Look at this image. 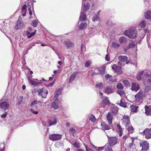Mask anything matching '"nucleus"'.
Segmentation results:
<instances>
[{
  "label": "nucleus",
  "mask_w": 151,
  "mask_h": 151,
  "mask_svg": "<svg viewBox=\"0 0 151 151\" xmlns=\"http://www.w3.org/2000/svg\"><path fill=\"white\" fill-rule=\"evenodd\" d=\"M145 96V93L142 91H140L136 95H135V102L137 104L138 103L142 102V100Z\"/></svg>",
  "instance_id": "1"
},
{
  "label": "nucleus",
  "mask_w": 151,
  "mask_h": 151,
  "mask_svg": "<svg viewBox=\"0 0 151 151\" xmlns=\"http://www.w3.org/2000/svg\"><path fill=\"white\" fill-rule=\"evenodd\" d=\"M124 34L131 39H134L136 37L137 34L135 30L133 29H129L126 30L124 32Z\"/></svg>",
  "instance_id": "2"
},
{
  "label": "nucleus",
  "mask_w": 151,
  "mask_h": 151,
  "mask_svg": "<svg viewBox=\"0 0 151 151\" xmlns=\"http://www.w3.org/2000/svg\"><path fill=\"white\" fill-rule=\"evenodd\" d=\"M39 95L41 96L42 97L45 99L47 97V95L48 93L47 89L45 88H39L37 91Z\"/></svg>",
  "instance_id": "3"
},
{
  "label": "nucleus",
  "mask_w": 151,
  "mask_h": 151,
  "mask_svg": "<svg viewBox=\"0 0 151 151\" xmlns=\"http://www.w3.org/2000/svg\"><path fill=\"white\" fill-rule=\"evenodd\" d=\"M118 63L119 65H121V63L119 62ZM112 68L115 72L118 74H121L122 72L121 66H118L114 64L112 65Z\"/></svg>",
  "instance_id": "4"
},
{
  "label": "nucleus",
  "mask_w": 151,
  "mask_h": 151,
  "mask_svg": "<svg viewBox=\"0 0 151 151\" xmlns=\"http://www.w3.org/2000/svg\"><path fill=\"white\" fill-rule=\"evenodd\" d=\"M107 136L109 138V143L110 146H113L118 143L117 139L116 137H109L107 135Z\"/></svg>",
  "instance_id": "5"
},
{
  "label": "nucleus",
  "mask_w": 151,
  "mask_h": 151,
  "mask_svg": "<svg viewBox=\"0 0 151 151\" xmlns=\"http://www.w3.org/2000/svg\"><path fill=\"white\" fill-rule=\"evenodd\" d=\"M62 135L58 134H53L50 135L49 138L51 140L55 141L61 139Z\"/></svg>",
  "instance_id": "6"
},
{
  "label": "nucleus",
  "mask_w": 151,
  "mask_h": 151,
  "mask_svg": "<svg viewBox=\"0 0 151 151\" xmlns=\"http://www.w3.org/2000/svg\"><path fill=\"white\" fill-rule=\"evenodd\" d=\"M54 101L51 104L52 107L55 109H57L58 108V104L60 101L57 99V97L55 96L53 98Z\"/></svg>",
  "instance_id": "7"
},
{
  "label": "nucleus",
  "mask_w": 151,
  "mask_h": 151,
  "mask_svg": "<svg viewBox=\"0 0 151 151\" xmlns=\"http://www.w3.org/2000/svg\"><path fill=\"white\" fill-rule=\"evenodd\" d=\"M122 124L124 125L126 127L128 125H129L130 123L129 118V116L124 115L123 118L122 119Z\"/></svg>",
  "instance_id": "8"
},
{
  "label": "nucleus",
  "mask_w": 151,
  "mask_h": 151,
  "mask_svg": "<svg viewBox=\"0 0 151 151\" xmlns=\"http://www.w3.org/2000/svg\"><path fill=\"white\" fill-rule=\"evenodd\" d=\"M142 134L145 135V138L147 139L151 138V127L150 129L146 128L144 130Z\"/></svg>",
  "instance_id": "9"
},
{
  "label": "nucleus",
  "mask_w": 151,
  "mask_h": 151,
  "mask_svg": "<svg viewBox=\"0 0 151 151\" xmlns=\"http://www.w3.org/2000/svg\"><path fill=\"white\" fill-rule=\"evenodd\" d=\"M58 121V118L56 116H54L51 119H49L47 121V123L49 126L55 125L57 124Z\"/></svg>",
  "instance_id": "10"
},
{
  "label": "nucleus",
  "mask_w": 151,
  "mask_h": 151,
  "mask_svg": "<svg viewBox=\"0 0 151 151\" xmlns=\"http://www.w3.org/2000/svg\"><path fill=\"white\" fill-rule=\"evenodd\" d=\"M140 146L142 147L141 150L142 151H146L148 149L149 144L145 141L140 143Z\"/></svg>",
  "instance_id": "11"
},
{
  "label": "nucleus",
  "mask_w": 151,
  "mask_h": 151,
  "mask_svg": "<svg viewBox=\"0 0 151 151\" xmlns=\"http://www.w3.org/2000/svg\"><path fill=\"white\" fill-rule=\"evenodd\" d=\"M24 24L21 19H19L17 22L15 26V28L16 29H18L22 28L23 27Z\"/></svg>",
  "instance_id": "12"
},
{
  "label": "nucleus",
  "mask_w": 151,
  "mask_h": 151,
  "mask_svg": "<svg viewBox=\"0 0 151 151\" xmlns=\"http://www.w3.org/2000/svg\"><path fill=\"white\" fill-rule=\"evenodd\" d=\"M90 7V5L89 3H87L86 5L85 4V2L83 1H82L81 10H82L83 12H85L88 10L89 9Z\"/></svg>",
  "instance_id": "13"
},
{
  "label": "nucleus",
  "mask_w": 151,
  "mask_h": 151,
  "mask_svg": "<svg viewBox=\"0 0 151 151\" xmlns=\"http://www.w3.org/2000/svg\"><path fill=\"white\" fill-rule=\"evenodd\" d=\"M9 104L6 102H4L0 103V108L4 111L7 109L9 107Z\"/></svg>",
  "instance_id": "14"
},
{
  "label": "nucleus",
  "mask_w": 151,
  "mask_h": 151,
  "mask_svg": "<svg viewBox=\"0 0 151 151\" xmlns=\"http://www.w3.org/2000/svg\"><path fill=\"white\" fill-rule=\"evenodd\" d=\"M140 88L139 85L134 82L132 83L131 90L132 91H137Z\"/></svg>",
  "instance_id": "15"
},
{
  "label": "nucleus",
  "mask_w": 151,
  "mask_h": 151,
  "mask_svg": "<svg viewBox=\"0 0 151 151\" xmlns=\"http://www.w3.org/2000/svg\"><path fill=\"white\" fill-rule=\"evenodd\" d=\"M28 80L29 81V83L32 85L35 86H37L38 85L40 84L42 82L41 80L39 81L38 82H35L34 80H32L30 79L29 78H28Z\"/></svg>",
  "instance_id": "16"
},
{
  "label": "nucleus",
  "mask_w": 151,
  "mask_h": 151,
  "mask_svg": "<svg viewBox=\"0 0 151 151\" xmlns=\"http://www.w3.org/2000/svg\"><path fill=\"white\" fill-rule=\"evenodd\" d=\"M116 130L118 134H119V136L121 137L122 135V128L119 124H117L116 127Z\"/></svg>",
  "instance_id": "17"
},
{
  "label": "nucleus",
  "mask_w": 151,
  "mask_h": 151,
  "mask_svg": "<svg viewBox=\"0 0 151 151\" xmlns=\"http://www.w3.org/2000/svg\"><path fill=\"white\" fill-rule=\"evenodd\" d=\"M107 120L109 124H111L112 123L113 117L111 112H109L106 115Z\"/></svg>",
  "instance_id": "18"
},
{
  "label": "nucleus",
  "mask_w": 151,
  "mask_h": 151,
  "mask_svg": "<svg viewBox=\"0 0 151 151\" xmlns=\"http://www.w3.org/2000/svg\"><path fill=\"white\" fill-rule=\"evenodd\" d=\"M101 129L103 130H108L110 128L109 126L107 124H106L103 122L101 123Z\"/></svg>",
  "instance_id": "19"
},
{
  "label": "nucleus",
  "mask_w": 151,
  "mask_h": 151,
  "mask_svg": "<svg viewBox=\"0 0 151 151\" xmlns=\"http://www.w3.org/2000/svg\"><path fill=\"white\" fill-rule=\"evenodd\" d=\"M118 59L120 61L125 62L127 61L128 58L126 56L120 55L118 56Z\"/></svg>",
  "instance_id": "20"
},
{
  "label": "nucleus",
  "mask_w": 151,
  "mask_h": 151,
  "mask_svg": "<svg viewBox=\"0 0 151 151\" xmlns=\"http://www.w3.org/2000/svg\"><path fill=\"white\" fill-rule=\"evenodd\" d=\"M113 92V89L110 86H107L105 88L104 92L106 94L111 93Z\"/></svg>",
  "instance_id": "21"
},
{
  "label": "nucleus",
  "mask_w": 151,
  "mask_h": 151,
  "mask_svg": "<svg viewBox=\"0 0 151 151\" xmlns=\"http://www.w3.org/2000/svg\"><path fill=\"white\" fill-rule=\"evenodd\" d=\"M119 41L120 44H124L127 42V40L125 37H121L119 38Z\"/></svg>",
  "instance_id": "22"
},
{
  "label": "nucleus",
  "mask_w": 151,
  "mask_h": 151,
  "mask_svg": "<svg viewBox=\"0 0 151 151\" xmlns=\"http://www.w3.org/2000/svg\"><path fill=\"white\" fill-rule=\"evenodd\" d=\"M111 45L113 48L116 50L118 49L120 46L118 43L115 41L112 42Z\"/></svg>",
  "instance_id": "23"
},
{
  "label": "nucleus",
  "mask_w": 151,
  "mask_h": 151,
  "mask_svg": "<svg viewBox=\"0 0 151 151\" xmlns=\"http://www.w3.org/2000/svg\"><path fill=\"white\" fill-rule=\"evenodd\" d=\"M110 103V102L108 98L107 97H106L104 98L102 101L101 104L105 106Z\"/></svg>",
  "instance_id": "24"
},
{
  "label": "nucleus",
  "mask_w": 151,
  "mask_h": 151,
  "mask_svg": "<svg viewBox=\"0 0 151 151\" xmlns=\"http://www.w3.org/2000/svg\"><path fill=\"white\" fill-rule=\"evenodd\" d=\"M82 10L81 11V12L80 15V17L79 19V22L80 21H84L86 19V16L83 13Z\"/></svg>",
  "instance_id": "25"
},
{
  "label": "nucleus",
  "mask_w": 151,
  "mask_h": 151,
  "mask_svg": "<svg viewBox=\"0 0 151 151\" xmlns=\"http://www.w3.org/2000/svg\"><path fill=\"white\" fill-rule=\"evenodd\" d=\"M111 111L114 115L116 114L118 111V109L116 107L112 106L111 108Z\"/></svg>",
  "instance_id": "26"
},
{
  "label": "nucleus",
  "mask_w": 151,
  "mask_h": 151,
  "mask_svg": "<svg viewBox=\"0 0 151 151\" xmlns=\"http://www.w3.org/2000/svg\"><path fill=\"white\" fill-rule=\"evenodd\" d=\"M145 113L147 115H150L151 114V109L150 106H145Z\"/></svg>",
  "instance_id": "27"
},
{
  "label": "nucleus",
  "mask_w": 151,
  "mask_h": 151,
  "mask_svg": "<svg viewBox=\"0 0 151 151\" xmlns=\"http://www.w3.org/2000/svg\"><path fill=\"white\" fill-rule=\"evenodd\" d=\"M131 111L133 112L137 113L138 106L134 105H132L130 106Z\"/></svg>",
  "instance_id": "28"
},
{
  "label": "nucleus",
  "mask_w": 151,
  "mask_h": 151,
  "mask_svg": "<svg viewBox=\"0 0 151 151\" xmlns=\"http://www.w3.org/2000/svg\"><path fill=\"white\" fill-rule=\"evenodd\" d=\"M36 30H35V32H32V33L28 31H26V34L27 35V37L28 38H30L32 36L34 35H35V34H36Z\"/></svg>",
  "instance_id": "29"
},
{
  "label": "nucleus",
  "mask_w": 151,
  "mask_h": 151,
  "mask_svg": "<svg viewBox=\"0 0 151 151\" xmlns=\"http://www.w3.org/2000/svg\"><path fill=\"white\" fill-rule=\"evenodd\" d=\"M26 5H24L22 7V14L23 17L25 16L26 15L27 10L26 9Z\"/></svg>",
  "instance_id": "30"
},
{
  "label": "nucleus",
  "mask_w": 151,
  "mask_h": 151,
  "mask_svg": "<svg viewBox=\"0 0 151 151\" xmlns=\"http://www.w3.org/2000/svg\"><path fill=\"white\" fill-rule=\"evenodd\" d=\"M87 24L86 23H81L78 26L79 28L81 29H85L87 27Z\"/></svg>",
  "instance_id": "31"
},
{
  "label": "nucleus",
  "mask_w": 151,
  "mask_h": 151,
  "mask_svg": "<svg viewBox=\"0 0 151 151\" xmlns=\"http://www.w3.org/2000/svg\"><path fill=\"white\" fill-rule=\"evenodd\" d=\"M145 18L147 19H150L151 18V11H148L145 14Z\"/></svg>",
  "instance_id": "32"
},
{
  "label": "nucleus",
  "mask_w": 151,
  "mask_h": 151,
  "mask_svg": "<svg viewBox=\"0 0 151 151\" xmlns=\"http://www.w3.org/2000/svg\"><path fill=\"white\" fill-rule=\"evenodd\" d=\"M144 75L146 77L148 78L147 81L149 83H151V74H148V73L145 72L144 73Z\"/></svg>",
  "instance_id": "33"
},
{
  "label": "nucleus",
  "mask_w": 151,
  "mask_h": 151,
  "mask_svg": "<svg viewBox=\"0 0 151 151\" xmlns=\"http://www.w3.org/2000/svg\"><path fill=\"white\" fill-rule=\"evenodd\" d=\"M143 73L144 71H141L138 73L137 76V78L138 81H140L141 79V76Z\"/></svg>",
  "instance_id": "34"
},
{
  "label": "nucleus",
  "mask_w": 151,
  "mask_h": 151,
  "mask_svg": "<svg viewBox=\"0 0 151 151\" xmlns=\"http://www.w3.org/2000/svg\"><path fill=\"white\" fill-rule=\"evenodd\" d=\"M106 66L105 65H103L101 67H100L99 69L100 71V73L101 74H103L105 71Z\"/></svg>",
  "instance_id": "35"
},
{
  "label": "nucleus",
  "mask_w": 151,
  "mask_h": 151,
  "mask_svg": "<svg viewBox=\"0 0 151 151\" xmlns=\"http://www.w3.org/2000/svg\"><path fill=\"white\" fill-rule=\"evenodd\" d=\"M104 86L103 85V83L102 82L100 83H97L96 85V87L98 89H100L103 88Z\"/></svg>",
  "instance_id": "36"
},
{
  "label": "nucleus",
  "mask_w": 151,
  "mask_h": 151,
  "mask_svg": "<svg viewBox=\"0 0 151 151\" xmlns=\"http://www.w3.org/2000/svg\"><path fill=\"white\" fill-rule=\"evenodd\" d=\"M76 76V73H73L71 75L69 80V82L70 83L72 82L73 81Z\"/></svg>",
  "instance_id": "37"
},
{
  "label": "nucleus",
  "mask_w": 151,
  "mask_h": 151,
  "mask_svg": "<svg viewBox=\"0 0 151 151\" xmlns=\"http://www.w3.org/2000/svg\"><path fill=\"white\" fill-rule=\"evenodd\" d=\"M61 90L62 88H59L58 89H57L56 90L55 93V96H56L58 97V96L59 95H60L61 94Z\"/></svg>",
  "instance_id": "38"
},
{
  "label": "nucleus",
  "mask_w": 151,
  "mask_h": 151,
  "mask_svg": "<svg viewBox=\"0 0 151 151\" xmlns=\"http://www.w3.org/2000/svg\"><path fill=\"white\" fill-rule=\"evenodd\" d=\"M146 25V22L143 21H142L139 23V27H140L143 28L145 27Z\"/></svg>",
  "instance_id": "39"
},
{
  "label": "nucleus",
  "mask_w": 151,
  "mask_h": 151,
  "mask_svg": "<svg viewBox=\"0 0 151 151\" xmlns=\"http://www.w3.org/2000/svg\"><path fill=\"white\" fill-rule=\"evenodd\" d=\"M70 143L73 145L75 148H78L80 147V143L78 142H75L74 143H71L70 142Z\"/></svg>",
  "instance_id": "40"
},
{
  "label": "nucleus",
  "mask_w": 151,
  "mask_h": 151,
  "mask_svg": "<svg viewBox=\"0 0 151 151\" xmlns=\"http://www.w3.org/2000/svg\"><path fill=\"white\" fill-rule=\"evenodd\" d=\"M65 43L66 46L68 47H71L73 45L72 43L69 41L65 42Z\"/></svg>",
  "instance_id": "41"
},
{
  "label": "nucleus",
  "mask_w": 151,
  "mask_h": 151,
  "mask_svg": "<svg viewBox=\"0 0 151 151\" xmlns=\"http://www.w3.org/2000/svg\"><path fill=\"white\" fill-rule=\"evenodd\" d=\"M127 127H128L127 128V129L129 132L131 133L133 132V128L132 126H130L129 124V125H128Z\"/></svg>",
  "instance_id": "42"
},
{
  "label": "nucleus",
  "mask_w": 151,
  "mask_h": 151,
  "mask_svg": "<svg viewBox=\"0 0 151 151\" xmlns=\"http://www.w3.org/2000/svg\"><path fill=\"white\" fill-rule=\"evenodd\" d=\"M39 23H40L38 20H35L33 22L32 25L34 27H36L37 26V24H38Z\"/></svg>",
  "instance_id": "43"
},
{
  "label": "nucleus",
  "mask_w": 151,
  "mask_h": 151,
  "mask_svg": "<svg viewBox=\"0 0 151 151\" xmlns=\"http://www.w3.org/2000/svg\"><path fill=\"white\" fill-rule=\"evenodd\" d=\"M38 102H40L39 101H37L36 100H34L31 103V104L30 105L31 107L33 106H35V105L37 104L38 103Z\"/></svg>",
  "instance_id": "44"
},
{
  "label": "nucleus",
  "mask_w": 151,
  "mask_h": 151,
  "mask_svg": "<svg viewBox=\"0 0 151 151\" xmlns=\"http://www.w3.org/2000/svg\"><path fill=\"white\" fill-rule=\"evenodd\" d=\"M90 120L92 122H94L96 120V118L95 116L93 115H91L89 116Z\"/></svg>",
  "instance_id": "45"
},
{
  "label": "nucleus",
  "mask_w": 151,
  "mask_h": 151,
  "mask_svg": "<svg viewBox=\"0 0 151 151\" xmlns=\"http://www.w3.org/2000/svg\"><path fill=\"white\" fill-rule=\"evenodd\" d=\"M92 20L93 22L99 20V18L97 14L94 15V17L92 18Z\"/></svg>",
  "instance_id": "46"
},
{
  "label": "nucleus",
  "mask_w": 151,
  "mask_h": 151,
  "mask_svg": "<svg viewBox=\"0 0 151 151\" xmlns=\"http://www.w3.org/2000/svg\"><path fill=\"white\" fill-rule=\"evenodd\" d=\"M136 45L134 42H132L129 45V46L130 47L133 48Z\"/></svg>",
  "instance_id": "47"
},
{
  "label": "nucleus",
  "mask_w": 151,
  "mask_h": 151,
  "mask_svg": "<svg viewBox=\"0 0 151 151\" xmlns=\"http://www.w3.org/2000/svg\"><path fill=\"white\" fill-rule=\"evenodd\" d=\"M123 83L125 84L126 86H128L130 85V83L127 80H125L123 81Z\"/></svg>",
  "instance_id": "48"
},
{
  "label": "nucleus",
  "mask_w": 151,
  "mask_h": 151,
  "mask_svg": "<svg viewBox=\"0 0 151 151\" xmlns=\"http://www.w3.org/2000/svg\"><path fill=\"white\" fill-rule=\"evenodd\" d=\"M120 105L123 107H126V103L124 102H123L122 100H121V102L120 103Z\"/></svg>",
  "instance_id": "49"
},
{
  "label": "nucleus",
  "mask_w": 151,
  "mask_h": 151,
  "mask_svg": "<svg viewBox=\"0 0 151 151\" xmlns=\"http://www.w3.org/2000/svg\"><path fill=\"white\" fill-rule=\"evenodd\" d=\"M4 149V144H1L0 145V151H3Z\"/></svg>",
  "instance_id": "50"
},
{
  "label": "nucleus",
  "mask_w": 151,
  "mask_h": 151,
  "mask_svg": "<svg viewBox=\"0 0 151 151\" xmlns=\"http://www.w3.org/2000/svg\"><path fill=\"white\" fill-rule=\"evenodd\" d=\"M116 87L118 89H122L123 88L122 84L120 83L117 84L116 86Z\"/></svg>",
  "instance_id": "51"
},
{
  "label": "nucleus",
  "mask_w": 151,
  "mask_h": 151,
  "mask_svg": "<svg viewBox=\"0 0 151 151\" xmlns=\"http://www.w3.org/2000/svg\"><path fill=\"white\" fill-rule=\"evenodd\" d=\"M105 77L107 79H108L110 81H112V76L108 74H106L105 76Z\"/></svg>",
  "instance_id": "52"
},
{
  "label": "nucleus",
  "mask_w": 151,
  "mask_h": 151,
  "mask_svg": "<svg viewBox=\"0 0 151 151\" xmlns=\"http://www.w3.org/2000/svg\"><path fill=\"white\" fill-rule=\"evenodd\" d=\"M91 63V62L90 61H87L85 64V66L86 67H88Z\"/></svg>",
  "instance_id": "53"
},
{
  "label": "nucleus",
  "mask_w": 151,
  "mask_h": 151,
  "mask_svg": "<svg viewBox=\"0 0 151 151\" xmlns=\"http://www.w3.org/2000/svg\"><path fill=\"white\" fill-rule=\"evenodd\" d=\"M117 93L119 94L121 96H123L124 94V92L121 90H118L117 91Z\"/></svg>",
  "instance_id": "54"
},
{
  "label": "nucleus",
  "mask_w": 151,
  "mask_h": 151,
  "mask_svg": "<svg viewBox=\"0 0 151 151\" xmlns=\"http://www.w3.org/2000/svg\"><path fill=\"white\" fill-rule=\"evenodd\" d=\"M150 87L148 86H147L145 87V92H148L149 90H150Z\"/></svg>",
  "instance_id": "55"
},
{
  "label": "nucleus",
  "mask_w": 151,
  "mask_h": 151,
  "mask_svg": "<svg viewBox=\"0 0 151 151\" xmlns=\"http://www.w3.org/2000/svg\"><path fill=\"white\" fill-rule=\"evenodd\" d=\"M130 139H131L132 142L130 143L129 146L130 148H131L133 145V142L134 140L131 137Z\"/></svg>",
  "instance_id": "56"
},
{
  "label": "nucleus",
  "mask_w": 151,
  "mask_h": 151,
  "mask_svg": "<svg viewBox=\"0 0 151 151\" xmlns=\"http://www.w3.org/2000/svg\"><path fill=\"white\" fill-rule=\"evenodd\" d=\"M70 132L73 134H74L76 133V131L75 129L71 128L69 129Z\"/></svg>",
  "instance_id": "57"
},
{
  "label": "nucleus",
  "mask_w": 151,
  "mask_h": 151,
  "mask_svg": "<svg viewBox=\"0 0 151 151\" xmlns=\"http://www.w3.org/2000/svg\"><path fill=\"white\" fill-rule=\"evenodd\" d=\"M30 111L33 114H35L37 115V114L38 113V111H34L32 109H30Z\"/></svg>",
  "instance_id": "58"
},
{
  "label": "nucleus",
  "mask_w": 151,
  "mask_h": 151,
  "mask_svg": "<svg viewBox=\"0 0 151 151\" xmlns=\"http://www.w3.org/2000/svg\"><path fill=\"white\" fill-rule=\"evenodd\" d=\"M105 59L107 61H109L110 60V57L107 54L106 55Z\"/></svg>",
  "instance_id": "59"
},
{
  "label": "nucleus",
  "mask_w": 151,
  "mask_h": 151,
  "mask_svg": "<svg viewBox=\"0 0 151 151\" xmlns=\"http://www.w3.org/2000/svg\"><path fill=\"white\" fill-rule=\"evenodd\" d=\"M85 147L86 151H93L91 149L88 148L87 145H85Z\"/></svg>",
  "instance_id": "60"
},
{
  "label": "nucleus",
  "mask_w": 151,
  "mask_h": 151,
  "mask_svg": "<svg viewBox=\"0 0 151 151\" xmlns=\"http://www.w3.org/2000/svg\"><path fill=\"white\" fill-rule=\"evenodd\" d=\"M7 112H5L1 116V117L3 118H5L7 115Z\"/></svg>",
  "instance_id": "61"
},
{
  "label": "nucleus",
  "mask_w": 151,
  "mask_h": 151,
  "mask_svg": "<svg viewBox=\"0 0 151 151\" xmlns=\"http://www.w3.org/2000/svg\"><path fill=\"white\" fill-rule=\"evenodd\" d=\"M28 11L29 12V14L30 15H32V12L31 9V8L30 7H29L28 9Z\"/></svg>",
  "instance_id": "62"
},
{
  "label": "nucleus",
  "mask_w": 151,
  "mask_h": 151,
  "mask_svg": "<svg viewBox=\"0 0 151 151\" xmlns=\"http://www.w3.org/2000/svg\"><path fill=\"white\" fill-rule=\"evenodd\" d=\"M94 148L97 151H100V149L99 147H96L93 146Z\"/></svg>",
  "instance_id": "63"
},
{
  "label": "nucleus",
  "mask_w": 151,
  "mask_h": 151,
  "mask_svg": "<svg viewBox=\"0 0 151 151\" xmlns=\"http://www.w3.org/2000/svg\"><path fill=\"white\" fill-rule=\"evenodd\" d=\"M106 145L104 146V147H100V150H103L104 149V148H106Z\"/></svg>",
  "instance_id": "64"
}]
</instances>
